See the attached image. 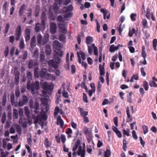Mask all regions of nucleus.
<instances>
[{
	"instance_id": "obj_38",
	"label": "nucleus",
	"mask_w": 157,
	"mask_h": 157,
	"mask_svg": "<svg viewBox=\"0 0 157 157\" xmlns=\"http://www.w3.org/2000/svg\"><path fill=\"white\" fill-rule=\"evenodd\" d=\"M24 110L25 114L27 117H28L29 116L30 114V112L29 109L28 107L26 106H25L24 108Z\"/></svg>"
},
{
	"instance_id": "obj_29",
	"label": "nucleus",
	"mask_w": 157,
	"mask_h": 157,
	"mask_svg": "<svg viewBox=\"0 0 157 157\" xmlns=\"http://www.w3.org/2000/svg\"><path fill=\"white\" fill-rule=\"evenodd\" d=\"M0 152L1 154V155H0V157H6L9 154V153L6 151V153H5L3 149H0Z\"/></svg>"
},
{
	"instance_id": "obj_35",
	"label": "nucleus",
	"mask_w": 157,
	"mask_h": 157,
	"mask_svg": "<svg viewBox=\"0 0 157 157\" xmlns=\"http://www.w3.org/2000/svg\"><path fill=\"white\" fill-rule=\"evenodd\" d=\"M59 40L61 41L64 43L66 41V37L65 36L62 34H60L59 35Z\"/></svg>"
},
{
	"instance_id": "obj_8",
	"label": "nucleus",
	"mask_w": 157,
	"mask_h": 157,
	"mask_svg": "<svg viewBox=\"0 0 157 157\" xmlns=\"http://www.w3.org/2000/svg\"><path fill=\"white\" fill-rule=\"evenodd\" d=\"M85 149L84 148H82L81 146H79L78 151L77 153V155L78 156L80 155L81 157H85Z\"/></svg>"
},
{
	"instance_id": "obj_34",
	"label": "nucleus",
	"mask_w": 157,
	"mask_h": 157,
	"mask_svg": "<svg viewBox=\"0 0 157 157\" xmlns=\"http://www.w3.org/2000/svg\"><path fill=\"white\" fill-rule=\"evenodd\" d=\"M55 62L58 65V64L60 63V59L56 55H54L53 56Z\"/></svg>"
},
{
	"instance_id": "obj_60",
	"label": "nucleus",
	"mask_w": 157,
	"mask_h": 157,
	"mask_svg": "<svg viewBox=\"0 0 157 157\" xmlns=\"http://www.w3.org/2000/svg\"><path fill=\"white\" fill-rule=\"evenodd\" d=\"M57 20L58 21L60 22H63L64 21L63 20V18L61 15H59L58 16L57 18Z\"/></svg>"
},
{
	"instance_id": "obj_32",
	"label": "nucleus",
	"mask_w": 157,
	"mask_h": 157,
	"mask_svg": "<svg viewBox=\"0 0 157 157\" xmlns=\"http://www.w3.org/2000/svg\"><path fill=\"white\" fill-rule=\"evenodd\" d=\"M142 24L144 28H147L148 24L147 21L146 19H144L142 21Z\"/></svg>"
},
{
	"instance_id": "obj_51",
	"label": "nucleus",
	"mask_w": 157,
	"mask_h": 157,
	"mask_svg": "<svg viewBox=\"0 0 157 157\" xmlns=\"http://www.w3.org/2000/svg\"><path fill=\"white\" fill-rule=\"evenodd\" d=\"M136 14L135 13H132L130 15V18L132 21H135L136 20Z\"/></svg>"
},
{
	"instance_id": "obj_64",
	"label": "nucleus",
	"mask_w": 157,
	"mask_h": 157,
	"mask_svg": "<svg viewBox=\"0 0 157 157\" xmlns=\"http://www.w3.org/2000/svg\"><path fill=\"white\" fill-rule=\"evenodd\" d=\"M42 104L45 105H47L48 103V100L46 98H43L41 100Z\"/></svg>"
},
{
	"instance_id": "obj_50",
	"label": "nucleus",
	"mask_w": 157,
	"mask_h": 157,
	"mask_svg": "<svg viewBox=\"0 0 157 157\" xmlns=\"http://www.w3.org/2000/svg\"><path fill=\"white\" fill-rule=\"evenodd\" d=\"M9 6V4L8 3L6 2H5L3 6V9L5 11H6L8 10V7Z\"/></svg>"
},
{
	"instance_id": "obj_24",
	"label": "nucleus",
	"mask_w": 157,
	"mask_h": 157,
	"mask_svg": "<svg viewBox=\"0 0 157 157\" xmlns=\"http://www.w3.org/2000/svg\"><path fill=\"white\" fill-rule=\"evenodd\" d=\"M93 41V38L90 36H87L86 38V43L87 45L90 44Z\"/></svg>"
},
{
	"instance_id": "obj_22",
	"label": "nucleus",
	"mask_w": 157,
	"mask_h": 157,
	"mask_svg": "<svg viewBox=\"0 0 157 157\" xmlns=\"http://www.w3.org/2000/svg\"><path fill=\"white\" fill-rule=\"evenodd\" d=\"M35 110L34 112L35 113H37L39 112L38 110L39 109V106L38 103L37 102H36L34 104V106H33V108Z\"/></svg>"
},
{
	"instance_id": "obj_1",
	"label": "nucleus",
	"mask_w": 157,
	"mask_h": 157,
	"mask_svg": "<svg viewBox=\"0 0 157 157\" xmlns=\"http://www.w3.org/2000/svg\"><path fill=\"white\" fill-rule=\"evenodd\" d=\"M27 75V77L29 79V81L27 84V88L28 90H31L32 94H34L36 93L35 90H37L40 88L39 82L38 81H36L35 82H32L31 83L30 79H32V75L31 72L28 71Z\"/></svg>"
},
{
	"instance_id": "obj_37",
	"label": "nucleus",
	"mask_w": 157,
	"mask_h": 157,
	"mask_svg": "<svg viewBox=\"0 0 157 157\" xmlns=\"http://www.w3.org/2000/svg\"><path fill=\"white\" fill-rule=\"evenodd\" d=\"M39 114L40 119L42 118L45 120H46L47 119V116L45 112H44L43 114L41 112L40 114Z\"/></svg>"
},
{
	"instance_id": "obj_41",
	"label": "nucleus",
	"mask_w": 157,
	"mask_h": 157,
	"mask_svg": "<svg viewBox=\"0 0 157 157\" xmlns=\"http://www.w3.org/2000/svg\"><path fill=\"white\" fill-rule=\"evenodd\" d=\"M101 12L103 14L104 19H106V15L107 14V12L106 10H105L104 9L102 8L100 10Z\"/></svg>"
},
{
	"instance_id": "obj_11",
	"label": "nucleus",
	"mask_w": 157,
	"mask_h": 157,
	"mask_svg": "<svg viewBox=\"0 0 157 157\" xmlns=\"http://www.w3.org/2000/svg\"><path fill=\"white\" fill-rule=\"evenodd\" d=\"M31 29L29 28H27L25 30V41L27 42L30 39V35Z\"/></svg>"
},
{
	"instance_id": "obj_9",
	"label": "nucleus",
	"mask_w": 157,
	"mask_h": 157,
	"mask_svg": "<svg viewBox=\"0 0 157 157\" xmlns=\"http://www.w3.org/2000/svg\"><path fill=\"white\" fill-rule=\"evenodd\" d=\"M48 64L50 67H53L55 69H56L58 67V66L56 63L55 62L54 60L53 59L49 60L48 62Z\"/></svg>"
},
{
	"instance_id": "obj_49",
	"label": "nucleus",
	"mask_w": 157,
	"mask_h": 157,
	"mask_svg": "<svg viewBox=\"0 0 157 157\" xmlns=\"http://www.w3.org/2000/svg\"><path fill=\"white\" fill-rule=\"evenodd\" d=\"M127 141L125 139H124L123 140V150L126 151L127 148L126 146Z\"/></svg>"
},
{
	"instance_id": "obj_3",
	"label": "nucleus",
	"mask_w": 157,
	"mask_h": 157,
	"mask_svg": "<svg viewBox=\"0 0 157 157\" xmlns=\"http://www.w3.org/2000/svg\"><path fill=\"white\" fill-rule=\"evenodd\" d=\"M20 90L19 89H17L15 91V95L17 98L16 101H15L14 100V94H11L10 96V101L12 105H13L15 106H16L17 105L18 102L17 101V100L18 97L20 95Z\"/></svg>"
},
{
	"instance_id": "obj_33",
	"label": "nucleus",
	"mask_w": 157,
	"mask_h": 157,
	"mask_svg": "<svg viewBox=\"0 0 157 157\" xmlns=\"http://www.w3.org/2000/svg\"><path fill=\"white\" fill-rule=\"evenodd\" d=\"M129 129L128 128L126 130L125 129L123 130V133L124 137H125V135H127L128 136L130 135L129 133Z\"/></svg>"
},
{
	"instance_id": "obj_2",
	"label": "nucleus",
	"mask_w": 157,
	"mask_h": 157,
	"mask_svg": "<svg viewBox=\"0 0 157 157\" xmlns=\"http://www.w3.org/2000/svg\"><path fill=\"white\" fill-rule=\"evenodd\" d=\"M9 132L8 131H5L4 133V136L5 137H8L6 139H3L2 140V143L3 147L5 149H7L8 150L10 149V143H8L7 145V141L10 140V139L9 138Z\"/></svg>"
},
{
	"instance_id": "obj_23",
	"label": "nucleus",
	"mask_w": 157,
	"mask_h": 157,
	"mask_svg": "<svg viewBox=\"0 0 157 157\" xmlns=\"http://www.w3.org/2000/svg\"><path fill=\"white\" fill-rule=\"evenodd\" d=\"M56 124L57 125L60 124L61 128L63 126L64 122L63 120L61 119L60 116L58 117H57Z\"/></svg>"
},
{
	"instance_id": "obj_59",
	"label": "nucleus",
	"mask_w": 157,
	"mask_h": 157,
	"mask_svg": "<svg viewBox=\"0 0 157 157\" xmlns=\"http://www.w3.org/2000/svg\"><path fill=\"white\" fill-rule=\"evenodd\" d=\"M83 101L84 102L86 103L88 102V101L87 99V96L86 94L85 93H83Z\"/></svg>"
},
{
	"instance_id": "obj_46",
	"label": "nucleus",
	"mask_w": 157,
	"mask_h": 157,
	"mask_svg": "<svg viewBox=\"0 0 157 157\" xmlns=\"http://www.w3.org/2000/svg\"><path fill=\"white\" fill-rule=\"evenodd\" d=\"M143 133L144 134H146L148 132V128L147 126L144 125L142 126Z\"/></svg>"
},
{
	"instance_id": "obj_27",
	"label": "nucleus",
	"mask_w": 157,
	"mask_h": 157,
	"mask_svg": "<svg viewBox=\"0 0 157 157\" xmlns=\"http://www.w3.org/2000/svg\"><path fill=\"white\" fill-rule=\"evenodd\" d=\"M79 111L80 115L83 117H86L88 115V112L86 111H84L83 109L82 108L79 107Z\"/></svg>"
},
{
	"instance_id": "obj_44",
	"label": "nucleus",
	"mask_w": 157,
	"mask_h": 157,
	"mask_svg": "<svg viewBox=\"0 0 157 157\" xmlns=\"http://www.w3.org/2000/svg\"><path fill=\"white\" fill-rule=\"evenodd\" d=\"M157 45V39L156 38L154 39L153 40V46L154 50H156V46Z\"/></svg>"
},
{
	"instance_id": "obj_30",
	"label": "nucleus",
	"mask_w": 157,
	"mask_h": 157,
	"mask_svg": "<svg viewBox=\"0 0 157 157\" xmlns=\"http://www.w3.org/2000/svg\"><path fill=\"white\" fill-rule=\"evenodd\" d=\"M84 132L86 135H89L91 134V131L88 129V128L85 126L84 128Z\"/></svg>"
},
{
	"instance_id": "obj_40",
	"label": "nucleus",
	"mask_w": 157,
	"mask_h": 157,
	"mask_svg": "<svg viewBox=\"0 0 157 157\" xmlns=\"http://www.w3.org/2000/svg\"><path fill=\"white\" fill-rule=\"evenodd\" d=\"M39 69L38 68H36L34 70V75L35 77L38 78L39 76Z\"/></svg>"
},
{
	"instance_id": "obj_58",
	"label": "nucleus",
	"mask_w": 157,
	"mask_h": 157,
	"mask_svg": "<svg viewBox=\"0 0 157 157\" xmlns=\"http://www.w3.org/2000/svg\"><path fill=\"white\" fill-rule=\"evenodd\" d=\"M60 111V109L58 106L56 107L55 109V112H54V115L55 116L57 115L59 113Z\"/></svg>"
},
{
	"instance_id": "obj_16",
	"label": "nucleus",
	"mask_w": 157,
	"mask_h": 157,
	"mask_svg": "<svg viewBox=\"0 0 157 157\" xmlns=\"http://www.w3.org/2000/svg\"><path fill=\"white\" fill-rule=\"evenodd\" d=\"M45 27L44 28H42L41 27V23L40 24V23H37L36 25L35 28V30L36 32H38L40 31L41 29L44 30L45 28Z\"/></svg>"
},
{
	"instance_id": "obj_13",
	"label": "nucleus",
	"mask_w": 157,
	"mask_h": 157,
	"mask_svg": "<svg viewBox=\"0 0 157 157\" xmlns=\"http://www.w3.org/2000/svg\"><path fill=\"white\" fill-rule=\"evenodd\" d=\"M19 123L20 125H22L24 128H26L27 126V122L26 119L20 118Z\"/></svg>"
},
{
	"instance_id": "obj_47",
	"label": "nucleus",
	"mask_w": 157,
	"mask_h": 157,
	"mask_svg": "<svg viewBox=\"0 0 157 157\" xmlns=\"http://www.w3.org/2000/svg\"><path fill=\"white\" fill-rule=\"evenodd\" d=\"M150 86L151 87H157V84L153 81H151L149 82Z\"/></svg>"
},
{
	"instance_id": "obj_56",
	"label": "nucleus",
	"mask_w": 157,
	"mask_h": 157,
	"mask_svg": "<svg viewBox=\"0 0 157 157\" xmlns=\"http://www.w3.org/2000/svg\"><path fill=\"white\" fill-rule=\"evenodd\" d=\"M53 9L55 12L57 13L58 12L59 10V7L57 4L54 3V4Z\"/></svg>"
},
{
	"instance_id": "obj_20",
	"label": "nucleus",
	"mask_w": 157,
	"mask_h": 157,
	"mask_svg": "<svg viewBox=\"0 0 157 157\" xmlns=\"http://www.w3.org/2000/svg\"><path fill=\"white\" fill-rule=\"evenodd\" d=\"M14 52H15V55L16 56L18 55L20 53L17 48L15 49V47H13L10 51V55L12 56Z\"/></svg>"
},
{
	"instance_id": "obj_7",
	"label": "nucleus",
	"mask_w": 157,
	"mask_h": 157,
	"mask_svg": "<svg viewBox=\"0 0 157 157\" xmlns=\"http://www.w3.org/2000/svg\"><path fill=\"white\" fill-rule=\"evenodd\" d=\"M46 19V17L45 13V12L43 11L42 12V16L41 17V27L42 28H44L45 27V21Z\"/></svg>"
},
{
	"instance_id": "obj_36",
	"label": "nucleus",
	"mask_w": 157,
	"mask_h": 157,
	"mask_svg": "<svg viewBox=\"0 0 157 157\" xmlns=\"http://www.w3.org/2000/svg\"><path fill=\"white\" fill-rule=\"evenodd\" d=\"M138 75L137 74H134L132 75L130 81L131 82H134V79H135L136 80H137L138 79Z\"/></svg>"
},
{
	"instance_id": "obj_12",
	"label": "nucleus",
	"mask_w": 157,
	"mask_h": 157,
	"mask_svg": "<svg viewBox=\"0 0 157 157\" xmlns=\"http://www.w3.org/2000/svg\"><path fill=\"white\" fill-rule=\"evenodd\" d=\"M57 29L56 24L54 22H52L50 24V31L52 34L55 33Z\"/></svg>"
},
{
	"instance_id": "obj_25",
	"label": "nucleus",
	"mask_w": 157,
	"mask_h": 157,
	"mask_svg": "<svg viewBox=\"0 0 157 157\" xmlns=\"http://www.w3.org/2000/svg\"><path fill=\"white\" fill-rule=\"evenodd\" d=\"M81 142V140L79 139H78L77 141L75 142V145L73 147L72 150L73 151H75L77 148L79 147Z\"/></svg>"
},
{
	"instance_id": "obj_17",
	"label": "nucleus",
	"mask_w": 157,
	"mask_h": 157,
	"mask_svg": "<svg viewBox=\"0 0 157 157\" xmlns=\"http://www.w3.org/2000/svg\"><path fill=\"white\" fill-rule=\"evenodd\" d=\"M37 65V63L34 60L30 59L28 63V67L29 69L32 68L33 66H35Z\"/></svg>"
},
{
	"instance_id": "obj_28",
	"label": "nucleus",
	"mask_w": 157,
	"mask_h": 157,
	"mask_svg": "<svg viewBox=\"0 0 157 157\" xmlns=\"http://www.w3.org/2000/svg\"><path fill=\"white\" fill-rule=\"evenodd\" d=\"M40 11V7L38 5H36L35 9V11L34 13L35 16L36 17H37L39 14Z\"/></svg>"
},
{
	"instance_id": "obj_57",
	"label": "nucleus",
	"mask_w": 157,
	"mask_h": 157,
	"mask_svg": "<svg viewBox=\"0 0 157 157\" xmlns=\"http://www.w3.org/2000/svg\"><path fill=\"white\" fill-rule=\"evenodd\" d=\"M9 28V23H7L6 24V25L5 27V32H4V33L5 34V36H6V34L8 33Z\"/></svg>"
},
{
	"instance_id": "obj_26",
	"label": "nucleus",
	"mask_w": 157,
	"mask_h": 157,
	"mask_svg": "<svg viewBox=\"0 0 157 157\" xmlns=\"http://www.w3.org/2000/svg\"><path fill=\"white\" fill-rule=\"evenodd\" d=\"M26 7L25 5L24 4L21 7L19 11V15L22 16L24 12V10Z\"/></svg>"
},
{
	"instance_id": "obj_48",
	"label": "nucleus",
	"mask_w": 157,
	"mask_h": 157,
	"mask_svg": "<svg viewBox=\"0 0 157 157\" xmlns=\"http://www.w3.org/2000/svg\"><path fill=\"white\" fill-rule=\"evenodd\" d=\"M6 118V114L5 112H4L2 116V124H4L5 123Z\"/></svg>"
},
{
	"instance_id": "obj_21",
	"label": "nucleus",
	"mask_w": 157,
	"mask_h": 157,
	"mask_svg": "<svg viewBox=\"0 0 157 157\" xmlns=\"http://www.w3.org/2000/svg\"><path fill=\"white\" fill-rule=\"evenodd\" d=\"M104 64L105 63H104L102 67L101 64L99 65V74L101 76L104 75L105 74L104 68L103 66Z\"/></svg>"
},
{
	"instance_id": "obj_42",
	"label": "nucleus",
	"mask_w": 157,
	"mask_h": 157,
	"mask_svg": "<svg viewBox=\"0 0 157 157\" xmlns=\"http://www.w3.org/2000/svg\"><path fill=\"white\" fill-rule=\"evenodd\" d=\"M42 37L41 35L40 34H39L37 35V39L38 44H41L42 40Z\"/></svg>"
},
{
	"instance_id": "obj_62",
	"label": "nucleus",
	"mask_w": 157,
	"mask_h": 157,
	"mask_svg": "<svg viewBox=\"0 0 157 157\" xmlns=\"http://www.w3.org/2000/svg\"><path fill=\"white\" fill-rule=\"evenodd\" d=\"M19 47L20 49H23L24 48V40H21L20 42Z\"/></svg>"
},
{
	"instance_id": "obj_6",
	"label": "nucleus",
	"mask_w": 157,
	"mask_h": 157,
	"mask_svg": "<svg viewBox=\"0 0 157 157\" xmlns=\"http://www.w3.org/2000/svg\"><path fill=\"white\" fill-rule=\"evenodd\" d=\"M21 35V28L20 25H18L16 29L15 37L17 41H18L20 39Z\"/></svg>"
},
{
	"instance_id": "obj_14",
	"label": "nucleus",
	"mask_w": 157,
	"mask_h": 157,
	"mask_svg": "<svg viewBox=\"0 0 157 157\" xmlns=\"http://www.w3.org/2000/svg\"><path fill=\"white\" fill-rule=\"evenodd\" d=\"M52 46L53 48L56 50L60 49L61 48V46L60 43L57 40H55L52 43Z\"/></svg>"
},
{
	"instance_id": "obj_43",
	"label": "nucleus",
	"mask_w": 157,
	"mask_h": 157,
	"mask_svg": "<svg viewBox=\"0 0 157 157\" xmlns=\"http://www.w3.org/2000/svg\"><path fill=\"white\" fill-rule=\"evenodd\" d=\"M55 53L57 54L58 56L62 57L63 55V52L61 51V49L56 50L55 51Z\"/></svg>"
},
{
	"instance_id": "obj_19",
	"label": "nucleus",
	"mask_w": 157,
	"mask_h": 157,
	"mask_svg": "<svg viewBox=\"0 0 157 157\" xmlns=\"http://www.w3.org/2000/svg\"><path fill=\"white\" fill-rule=\"evenodd\" d=\"M51 49L50 44H47L45 48V52L47 55H50L51 53Z\"/></svg>"
},
{
	"instance_id": "obj_15",
	"label": "nucleus",
	"mask_w": 157,
	"mask_h": 157,
	"mask_svg": "<svg viewBox=\"0 0 157 157\" xmlns=\"http://www.w3.org/2000/svg\"><path fill=\"white\" fill-rule=\"evenodd\" d=\"M14 75H15V83L17 85L19 82L20 73L18 71L14 72Z\"/></svg>"
},
{
	"instance_id": "obj_53",
	"label": "nucleus",
	"mask_w": 157,
	"mask_h": 157,
	"mask_svg": "<svg viewBox=\"0 0 157 157\" xmlns=\"http://www.w3.org/2000/svg\"><path fill=\"white\" fill-rule=\"evenodd\" d=\"M136 32L135 29L134 28H133L131 30H129L128 33V36L130 37H132L133 35Z\"/></svg>"
},
{
	"instance_id": "obj_54",
	"label": "nucleus",
	"mask_w": 157,
	"mask_h": 157,
	"mask_svg": "<svg viewBox=\"0 0 157 157\" xmlns=\"http://www.w3.org/2000/svg\"><path fill=\"white\" fill-rule=\"evenodd\" d=\"M150 10L149 8L148 7L147 10L146 16L147 18L148 19H150Z\"/></svg>"
},
{
	"instance_id": "obj_10",
	"label": "nucleus",
	"mask_w": 157,
	"mask_h": 157,
	"mask_svg": "<svg viewBox=\"0 0 157 157\" xmlns=\"http://www.w3.org/2000/svg\"><path fill=\"white\" fill-rule=\"evenodd\" d=\"M120 44H118L117 46H115L114 44L110 45L109 51L110 52H113L115 51L118 50L120 47H122Z\"/></svg>"
},
{
	"instance_id": "obj_63",
	"label": "nucleus",
	"mask_w": 157,
	"mask_h": 157,
	"mask_svg": "<svg viewBox=\"0 0 157 157\" xmlns=\"http://www.w3.org/2000/svg\"><path fill=\"white\" fill-rule=\"evenodd\" d=\"M48 85L47 82H44L42 84V88L45 90H47Z\"/></svg>"
},
{
	"instance_id": "obj_39",
	"label": "nucleus",
	"mask_w": 157,
	"mask_h": 157,
	"mask_svg": "<svg viewBox=\"0 0 157 157\" xmlns=\"http://www.w3.org/2000/svg\"><path fill=\"white\" fill-rule=\"evenodd\" d=\"M6 93H4L3 96L2 100V105L3 106H5L6 105Z\"/></svg>"
},
{
	"instance_id": "obj_4",
	"label": "nucleus",
	"mask_w": 157,
	"mask_h": 157,
	"mask_svg": "<svg viewBox=\"0 0 157 157\" xmlns=\"http://www.w3.org/2000/svg\"><path fill=\"white\" fill-rule=\"evenodd\" d=\"M47 69L45 67L43 68L40 72V76L41 78L44 79H48L51 74L49 73H47Z\"/></svg>"
},
{
	"instance_id": "obj_45",
	"label": "nucleus",
	"mask_w": 157,
	"mask_h": 157,
	"mask_svg": "<svg viewBox=\"0 0 157 157\" xmlns=\"http://www.w3.org/2000/svg\"><path fill=\"white\" fill-rule=\"evenodd\" d=\"M44 144L46 147H50L49 141H48V139L47 138H45Z\"/></svg>"
},
{
	"instance_id": "obj_18",
	"label": "nucleus",
	"mask_w": 157,
	"mask_h": 157,
	"mask_svg": "<svg viewBox=\"0 0 157 157\" xmlns=\"http://www.w3.org/2000/svg\"><path fill=\"white\" fill-rule=\"evenodd\" d=\"M73 7L72 5H69L67 7H64L63 8V13H67L69 12H71L73 10Z\"/></svg>"
},
{
	"instance_id": "obj_52",
	"label": "nucleus",
	"mask_w": 157,
	"mask_h": 157,
	"mask_svg": "<svg viewBox=\"0 0 157 157\" xmlns=\"http://www.w3.org/2000/svg\"><path fill=\"white\" fill-rule=\"evenodd\" d=\"M143 86L145 90L147 91L148 89V83L146 81H145L143 82Z\"/></svg>"
},
{
	"instance_id": "obj_61",
	"label": "nucleus",
	"mask_w": 157,
	"mask_h": 157,
	"mask_svg": "<svg viewBox=\"0 0 157 157\" xmlns=\"http://www.w3.org/2000/svg\"><path fill=\"white\" fill-rule=\"evenodd\" d=\"M28 56V52L27 51H25L22 55V59L23 60H25Z\"/></svg>"
},
{
	"instance_id": "obj_55",
	"label": "nucleus",
	"mask_w": 157,
	"mask_h": 157,
	"mask_svg": "<svg viewBox=\"0 0 157 157\" xmlns=\"http://www.w3.org/2000/svg\"><path fill=\"white\" fill-rule=\"evenodd\" d=\"M45 59V55L44 52H41L40 55V60L42 62H43Z\"/></svg>"
},
{
	"instance_id": "obj_5",
	"label": "nucleus",
	"mask_w": 157,
	"mask_h": 157,
	"mask_svg": "<svg viewBox=\"0 0 157 157\" xmlns=\"http://www.w3.org/2000/svg\"><path fill=\"white\" fill-rule=\"evenodd\" d=\"M28 101V99L25 95H23L21 98L19 99L18 103L19 107H22L24 105H26Z\"/></svg>"
},
{
	"instance_id": "obj_31",
	"label": "nucleus",
	"mask_w": 157,
	"mask_h": 157,
	"mask_svg": "<svg viewBox=\"0 0 157 157\" xmlns=\"http://www.w3.org/2000/svg\"><path fill=\"white\" fill-rule=\"evenodd\" d=\"M111 151L109 149H107L104 151V157H109L111 155Z\"/></svg>"
}]
</instances>
